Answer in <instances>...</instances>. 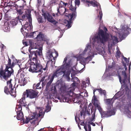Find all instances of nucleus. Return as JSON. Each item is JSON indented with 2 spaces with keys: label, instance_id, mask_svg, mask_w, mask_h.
Masks as SVG:
<instances>
[{
  "label": "nucleus",
  "instance_id": "obj_1",
  "mask_svg": "<svg viewBox=\"0 0 131 131\" xmlns=\"http://www.w3.org/2000/svg\"><path fill=\"white\" fill-rule=\"evenodd\" d=\"M32 47L30 46L28 49L30 54H29V58L31 60L29 71L32 73L40 72L42 70L47 71L48 70V66L47 63L45 67L42 66L40 64L39 60H38L37 56H40L42 54V48L40 47L39 49L36 51L34 50Z\"/></svg>",
  "mask_w": 131,
  "mask_h": 131
},
{
  "label": "nucleus",
  "instance_id": "obj_2",
  "mask_svg": "<svg viewBox=\"0 0 131 131\" xmlns=\"http://www.w3.org/2000/svg\"><path fill=\"white\" fill-rule=\"evenodd\" d=\"M15 62L13 61L11 63V60L8 57V63L5 65L6 67L4 69L3 67L1 66L0 68V78L2 79H4L7 81L9 78L12 74H13L14 70L13 68L15 65L18 63V61L15 59Z\"/></svg>",
  "mask_w": 131,
  "mask_h": 131
},
{
  "label": "nucleus",
  "instance_id": "obj_3",
  "mask_svg": "<svg viewBox=\"0 0 131 131\" xmlns=\"http://www.w3.org/2000/svg\"><path fill=\"white\" fill-rule=\"evenodd\" d=\"M104 32L102 29L99 30L98 35L95 38L98 40H99L101 43H102L107 41L108 39V37L106 35L107 29L106 27H104Z\"/></svg>",
  "mask_w": 131,
  "mask_h": 131
},
{
  "label": "nucleus",
  "instance_id": "obj_4",
  "mask_svg": "<svg viewBox=\"0 0 131 131\" xmlns=\"http://www.w3.org/2000/svg\"><path fill=\"white\" fill-rule=\"evenodd\" d=\"M12 79L7 82V86L5 87L4 92L7 95L10 94L12 96H15L16 92L14 90V88L13 87V84L11 83Z\"/></svg>",
  "mask_w": 131,
  "mask_h": 131
},
{
  "label": "nucleus",
  "instance_id": "obj_5",
  "mask_svg": "<svg viewBox=\"0 0 131 131\" xmlns=\"http://www.w3.org/2000/svg\"><path fill=\"white\" fill-rule=\"evenodd\" d=\"M38 93L39 92L38 91L29 89L26 90L25 92H24V94L26 95L27 97H29L30 99L38 98Z\"/></svg>",
  "mask_w": 131,
  "mask_h": 131
},
{
  "label": "nucleus",
  "instance_id": "obj_6",
  "mask_svg": "<svg viewBox=\"0 0 131 131\" xmlns=\"http://www.w3.org/2000/svg\"><path fill=\"white\" fill-rule=\"evenodd\" d=\"M38 114L36 112L33 113V115L29 118L26 117V120H25V118L23 121L25 123L27 124L29 121L32 124H34L36 123V121L38 119Z\"/></svg>",
  "mask_w": 131,
  "mask_h": 131
},
{
  "label": "nucleus",
  "instance_id": "obj_7",
  "mask_svg": "<svg viewBox=\"0 0 131 131\" xmlns=\"http://www.w3.org/2000/svg\"><path fill=\"white\" fill-rule=\"evenodd\" d=\"M42 15L43 16L45 19H47L49 22L54 25H56L58 22L54 20L53 17L49 13H48L43 12Z\"/></svg>",
  "mask_w": 131,
  "mask_h": 131
},
{
  "label": "nucleus",
  "instance_id": "obj_8",
  "mask_svg": "<svg viewBox=\"0 0 131 131\" xmlns=\"http://www.w3.org/2000/svg\"><path fill=\"white\" fill-rule=\"evenodd\" d=\"M63 66H61L58 68L56 70V71L54 72L53 74V75L56 77H57L58 76L62 74V73H64L63 76L65 75L64 71H63L64 68Z\"/></svg>",
  "mask_w": 131,
  "mask_h": 131
},
{
  "label": "nucleus",
  "instance_id": "obj_9",
  "mask_svg": "<svg viewBox=\"0 0 131 131\" xmlns=\"http://www.w3.org/2000/svg\"><path fill=\"white\" fill-rule=\"evenodd\" d=\"M66 16L68 17V19H69V22L66 25V26L68 27V28H69L71 27V21L73 18V17L75 18L76 17V13L74 12L72 14H69L67 15H66Z\"/></svg>",
  "mask_w": 131,
  "mask_h": 131
},
{
  "label": "nucleus",
  "instance_id": "obj_10",
  "mask_svg": "<svg viewBox=\"0 0 131 131\" xmlns=\"http://www.w3.org/2000/svg\"><path fill=\"white\" fill-rule=\"evenodd\" d=\"M81 0L82 1L85 3L87 4L88 7H89L90 6L92 5L94 7H97L99 4V3L97 2L94 0L91 1H88L87 0Z\"/></svg>",
  "mask_w": 131,
  "mask_h": 131
},
{
  "label": "nucleus",
  "instance_id": "obj_11",
  "mask_svg": "<svg viewBox=\"0 0 131 131\" xmlns=\"http://www.w3.org/2000/svg\"><path fill=\"white\" fill-rule=\"evenodd\" d=\"M25 97L26 95L24 94L23 93L22 95V97L21 99L17 100V104H19V105L22 106L26 107L27 106V105L26 104V103L25 101Z\"/></svg>",
  "mask_w": 131,
  "mask_h": 131
},
{
  "label": "nucleus",
  "instance_id": "obj_12",
  "mask_svg": "<svg viewBox=\"0 0 131 131\" xmlns=\"http://www.w3.org/2000/svg\"><path fill=\"white\" fill-rule=\"evenodd\" d=\"M123 65L124 67V68L125 69V71H122V75L124 76V79L123 80V83L125 84L126 82V79L127 78V75L125 72V71H126L127 70V68L126 67V63H124V62L123 63ZM124 68H119V69H123Z\"/></svg>",
  "mask_w": 131,
  "mask_h": 131
},
{
  "label": "nucleus",
  "instance_id": "obj_13",
  "mask_svg": "<svg viewBox=\"0 0 131 131\" xmlns=\"http://www.w3.org/2000/svg\"><path fill=\"white\" fill-rule=\"evenodd\" d=\"M112 99H109L106 100V103L107 105V109H110L113 107Z\"/></svg>",
  "mask_w": 131,
  "mask_h": 131
},
{
  "label": "nucleus",
  "instance_id": "obj_14",
  "mask_svg": "<svg viewBox=\"0 0 131 131\" xmlns=\"http://www.w3.org/2000/svg\"><path fill=\"white\" fill-rule=\"evenodd\" d=\"M72 2L71 1L70 2H69V4H70V6L69 7V9L73 11L72 13L71 14H72L73 13L75 12L76 13V16H77V12H76V9L77 7H75V6H74V5H72Z\"/></svg>",
  "mask_w": 131,
  "mask_h": 131
},
{
  "label": "nucleus",
  "instance_id": "obj_15",
  "mask_svg": "<svg viewBox=\"0 0 131 131\" xmlns=\"http://www.w3.org/2000/svg\"><path fill=\"white\" fill-rule=\"evenodd\" d=\"M96 90L98 91L101 94H103L104 95H106V93L105 90H103L101 88H100V89H96L93 90V92L94 96H95V92Z\"/></svg>",
  "mask_w": 131,
  "mask_h": 131
},
{
  "label": "nucleus",
  "instance_id": "obj_16",
  "mask_svg": "<svg viewBox=\"0 0 131 131\" xmlns=\"http://www.w3.org/2000/svg\"><path fill=\"white\" fill-rule=\"evenodd\" d=\"M18 83L21 86H24L26 84V81L24 77L23 78H20L18 81Z\"/></svg>",
  "mask_w": 131,
  "mask_h": 131
},
{
  "label": "nucleus",
  "instance_id": "obj_17",
  "mask_svg": "<svg viewBox=\"0 0 131 131\" xmlns=\"http://www.w3.org/2000/svg\"><path fill=\"white\" fill-rule=\"evenodd\" d=\"M16 118L18 120L23 121L24 119V115L23 112L17 113Z\"/></svg>",
  "mask_w": 131,
  "mask_h": 131
},
{
  "label": "nucleus",
  "instance_id": "obj_18",
  "mask_svg": "<svg viewBox=\"0 0 131 131\" xmlns=\"http://www.w3.org/2000/svg\"><path fill=\"white\" fill-rule=\"evenodd\" d=\"M73 102L75 103H78L80 104L81 102L80 101V98L79 96L77 95L75 97H73L72 99Z\"/></svg>",
  "mask_w": 131,
  "mask_h": 131
},
{
  "label": "nucleus",
  "instance_id": "obj_19",
  "mask_svg": "<svg viewBox=\"0 0 131 131\" xmlns=\"http://www.w3.org/2000/svg\"><path fill=\"white\" fill-rule=\"evenodd\" d=\"M57 9L58 12L56 14V15L57 16H59L58 14V13L60 15L64 14V10H65L64 7L61 8L60 9L57 8Z\"/></svg>",
  "mask_w": 131,
  "mask_h": 131
},
{
  "label": "nucleus",
  "instance_id": "obj_20",
  "mask_svg": "<svg viewBox=\"0 0 131 131\" xmlns=\"http://www.w3.org/2000/svg\"><path fill=\"white\" fill-rule=\"evenodd\" d=\"M73 91L74 90L72 89H69L68 91L66 92V94L67 96L72 97L73 95Z\"/></svg>",
  "mask_w": 131,
  "mask_h": 131
},
{
  "label": "nucleus",
  "instance_id": "obj_21",
  "mask_svg": "<svg viewBox=\"0 0 131 131\" xmlns=\"http://www.w3.org/2000/svg\"><path fill=\"white\" fill-rule=\"evenodd\" d=\"M101 114V116L103 117H107L110 116L108 111H103L102 109V111H99Z\"/></svg>",
  "mask_w": 131,
  "mask_h": 131
},
{
  "label": "nucleus",
  "instance_id": "obj_22",
  "mask_svg": "<svg viewBox=\"0 0 131 131\" xmlns=\"http://www.w3.org/2000/svg\"><path fill=\"white\" fill-rule=\"evenodd\" d=\"M24 28L25 30H27L28 32L31 30V26L30 24H28V22L26 21L24 25Z\"/></svg>",
  "mask_w": 131,
  "mask_h": 131
},
{
  "label": "nucleus",
  "instance_id": "obj_23",
  "mask_svg": "<svg viewBox=\"0 0 131 131\" xmlns=\"http://www.w3.org/2000/svg\"><path fill=\"white\" fill-rule=\"evenodd\" d=\"M107 110H108L110 116L115 114V108H113V107L111 109Z\"/></svg>",
  "mask_w": 131,
  "mask_h": 131
},
{
  "label": "nucleus",
  "instance_id": "obj_24",
  "mask_svg": "<svg viewBox=\"0 0 131 131\" xmlns=\"http://www.w3.org/2000/svg\"><path fill=\"white\" fill-rule=\"evenodd\" d=\"M22 106L19 105L18 104L17 105L16 109V111L17 113L22 112L21 111Z\"/></svg>",
  "mask_w": 131,
  "mask_h": 131
},
{
  "label": "nucleus",
  "instance_id": "obj_25",
  "mask_svg": "<svg viewBox=\"0 0 131 131\" xmlns=\"http://www.w3.org/2000/svg\"><path fill=\"white\" fill-rule=\"evenodd\" d=\"M19 21V20L18 19H16V18L15 19H13L10 21V23L13 26L16 25L18 23V21Z\"/></svg>",
  "mask_w": 131,
  "mask_h": 131
},
{
  "label": "nucleus",
  "instance_id": "obj_26",
  "mask_svg": "<svg viewBox=\"0 0 131 131\" xmlns=\"http://www.w3.org/2000/svg\"><path fill=\"white\" fill-rule=\"evenodd\" d=\"M26 17V15L25 14V15L23 14L21 16H20V15L16 17V19H18L19 20V21L20 22H21L20 20H24V19Z\"/></svg>",
  "mask_w": 131,
  "mask_h": 131
},
{
  "label": "nucleus",
  "instance_id": "obj_27",
  "mask_svg": "<svg viewBox=\"0 0 131 131\" xmlns=\"http://www.w3.org/2000/svg\"><path fill=\"white\" fill-rule=\"evenodd\" d=\"M42 41L46 42L47 44L48 43L49 40V39L47 38L46 36H45L43 34L42 36Z\"/></svg>",
  "mask_w": 131,
  "mask_h": 131
},
{
  "label": "nucleus",
  "instance_id": "obj_28",
  "mask_svg": "<svg viewBox=\"0 0 131 131\" xmlns=\"http://www.w3.org/2000/svg\"><path fill=\"white\" fill-rule=\"evenodd\" d=\"M43 35V34H41L40 33H39L36 37V39L38 41H42V39Z\"/></svg>",
  "mask_w": 131,
  "mask_h": 131
},
{
  "label": "nucleus",
  "instance_id": "obj_29",
  "mask_svg": "<svg viewBox=\"0 0 131 131\" xmlns=\"http://www.w3.org/2000/svg\"><path fill=\"white\" fill-rule=\"evenodd\" d=\"M94 104L95 106V107L97 108L99 111H102V108L99 105L98 103L94 102Z\"/></svg>",
  "mask_w": 131,
  "mask_h": 131
},
{
  "label": "nucleus",
  "instance_id": "obj_30",
  "mask_svg": "<svg viewBox=\"0 0 131 131\" xmlns=\"http://www.w3.org/2000/svg\"><path fill=\"white\" fill-rule=\"evenodd\" d=\"M55 77L54 76V75H52L49 81L47 83L46 85L47 86H49L51 84V83L53 81V80L54 79V78Z\"/></svg>",
  "mask_w": 131,
  "mask_h": 131
},
{
  "label": "nucleus",
  "instance_id": "obj_31",
  "mask_svg": "<svg viewBox=\"0 0 131 131\" xmlns=\"http://www.w3.org/2000/svg\"><path fill=\"white\" fill-rule=\"evenodd\" d=\"M55 77L54 76V75H52L49 81L47 83L46 85L47 86H49L51 84V83L53 81V80L54 79V78Z\"/></svg>",
  "mask_w": 131,
  "mask_h": 131
},
{
  "label": "nucleus",
  "instance_id": "obj_32",
  "mask_svg": "<svg viewBox=\"0 0 131 131\" xmlns=\"http://www.w3.org/2000/svg\"><path fill=\"white\" fill-rule=\"evenodd\" d=\"M16 10L17 11V14L19 15V16L21 15L24 13L22 10L20 9H18L17 8H16Z\"/></svg>",
  "mask_w": 131,
  "mask_h": 131
},
{
  "label": "nucleus",
  "instance_id": "obj_33",
  "mask_svg": "<svg viewBox=\"0 0 131 131\" xmlns=\"http://www.w3.org/2000/svg\"><path fill=\"white\" fill-rule=\"evenodd\" d=\"M67 60V58L66 57L64 59V61L63 62V64L62 66H63L64 68L65 67H67V66H69V64L68 63H66V62Z\"/></svg>",
  "mask_w": 131,
  "mask_h": 131
},
{
  "label": "nucleus",
  "instance_id": "obj_34",
  "mask_svg": "<svg viewBox=\"0 0 131 131\" xmlns=\"http://www.w3.org/2000/svg\"><path fill=\"white\" fill-rule=\"evenodd\" d=\"M62 101V102H67L68 103H70L71 102V101L70 99L69 98L66 97H63Z\"/></svg>",
  "mask_w": 131,
  "mask_h": 131
},
{
  "label": "nucleus",
  "instance_id": "obj_35",
  "mask_svg": "<svg viewBox=\"0 0 131 131\" xmlns=\"http://www.w3.org/2000/svg\"><path fill=\"white\" fill-rule=\"evenodd\" d=\"M43 81H44V80H43V79H41V80L40 82L39 83H37V84L36 85V88H35V89H41V87H39V86L40 84V83L41 82H42V84H43Z\"/></svg>",
  "mask_w": 131,
  "mask_h": 131
},
{
  "label": "nucleus",
  "instance_id": "obj_36",
  "mask_svg": "<svg viewBox=\"0 0 131 131\" xmlns=\"http://www.w3.org/2000/svg\"><path fill=\"white\" fill-rule=\"evenodd\" d=\"M111 38L113 43L118 42V38L117 37L114 36H112Z\"/></svg>",
  "mask_w": 131,
  "mask_h": 131
},
{
  "label": "nucleus",
  "instance_id": "obj_37",
  "mask_svg": "<svg viewBox=\"0 0 131 131\" xmlns=\"http://www.w3.org/2000/svg\"><path fill=\"white\" fill-rule=\"evenodd\" d=\"M37 20L39 23H42L43 22L42 18L41 16H39L38 17Z\"/></svg>",
  "mask_w": 131,
  "mask_h": 131
},
{
  "label": "nucleus",
  "instance_id": "obj_38",
  "mask_svg": "<svg viewBox=\"0 0 131 131\" xmlns=\"http://www.w3.org/2000/svg\"><path fill=\"white\" fill-rule=\"evenodd\" d=\"M44 113L42 112V110H40L39 113V115H38V118L39 117H41V118H42L44 116Z\"/></svg>",
  "mask_w": 131,
  "mask_h": 131
},
{
  "label": "nucleus",
  "instance_id": "obj_39",
  "mask_svg": "<svg viewBox=\"0 0 131 131\" xmlns=\"http://www.w3.org/2000/svg\"><path fill=\"white\" fill-rule=\"evenodd\" d=\"M120 93L121 92H117L114 96V98H115V99H117L119 97L121 96L120 94Z\"/></svg>",
  "mask_w": 131,
  "mask_h": 131
},
{
  "label": "nucleus",
  "instance_id": "obj_40",
  "mask_svg": "<svg viewBox=\"0 0 131 131\" xmlns=\"http://www.w3.org/2000/svg\"><path fill=\"white\" fill-rule=\"evenodd\" d=\"M5 3H7L6 6H9V7H12L13 5H12V4L10 3V0H5Z\"/></svg>",
  "mask_w": 131,
  "mask_h": 131
},
{
  "label": "nucleus",
  "instance_id": "obj_41",
  "mask_svg": "<svg viewBox=\"0 0 131 131\" xmlns=\"http://www.w3.org/2000/svg\"><path fill=\"white\" fill-rule=\"evenodd\" d=\"M84 122V121L81 122L80 125L84 126V128L85 130V131H87V127L86 125L85 124Z\"/></svg>",
  "mask_w": 131,
  "mask_h": 131
},
{
  "label": "nucleus",
  "instance_id": "obj_42",
  "mask_svg": "<svg viewBox=\"0 0 131 131\" xmlns=\"http://www.w3.org/2000/svg\"><path fill=\"white\" fill-rule=\"evenodd\" d=\"M86 112L85 111H84V110H82L80 112V115L81 116H82L83 115V117L84 118L85 117V116Z\"/></svg>",
  "mask_w": 131,
  "mask_h": 131
},
{
  "label": "nucleus",
  "instance_id": "obj_43",
  "mask_svg": "<svg viewBox=\"0 0 131 131\" xmlns=\"http://www.w3.org/2000/svg\"><path fill=\"white\" fill-rule=\"evenodd\" d=\"M121 54V52L119 50H117V52H116L115 56L116 57L119 58Z\"/></svg>",
  "mask_w": 131,
  "mask_h": 131
},
{
  "label": "nucleus",
  "instance_id": "obj_44",
  "mask_svg": "<svg viewBox=\"0 0 131 131\" xmlns=\"http://www.w3.org/2000/svg\"><path fill=\"white\" fill-rule=\"evenodd\" d=\"M25 14L26 15V17H27V19L31 18V14L29 12H28L27 13H26Z\"/></svg>",
  "mask_w": 131,
  "mask_h": 131
},
{
  "label": "nucleus",
  "instance_id": "obj_45",
  "mask_svg": "<svg viewBox=\"0 0 131 131\" xmlns=\"http://www.w3.org/2000/svg\"><path fill=\"white\" fill-rule=\"evenodd\" d=\"M74 2L75 3V6L76 5L79 6L80 4V0H75Z\"/></svg>",
  "mask_w": 131,
  "mask_h": 131
},
{
  "label": "nucleus",
  "instance_id": "obj_46",
  "mask_svg": "<svg viewBox=\"0 0 131 131\" xmlns=\"http://www.w3.org/2000/svg\"><path fill=\"white\" fill-rule=\"evenodd\" d=\"M99 14L100 15H98V17H99L100 20V21H101L102 19L103 15L102 13V12H100L99 13Z\"/></svg>",
  "mask_w": 131,
  "mask_h": 131
},
{
  "label": "nucleus",
  "instance_id": "obj_47",
  "mask_svg": "<svg viewBox=\"0 0 131 131\" xmlns=\"http://www.w3.org/2000/svg\"><path fill=\"white\" fill-rule=\"evenodd\" d=\"M123 58L124 61L126 62L127 63H129V58H128V59L127 58H126L123 56Z\"/></svg>",
  "mask_w": 131,
  "mask_h": 131
},
{
  "label": "nucleus",
  "instance_id": "obj_48",
  "mask_svg": "<svg viewBox=\"0 0 131 131\" xmlns=\"http://www.w3.org/2000/svg\"><path fill=\"white\" fill-rule=\"evenodd\" d=\"M56 3V0H52L50 2V5H53L55 4Z\"/></svg>",
  "mask_w": 131,
  "mask_h": 131
},
{
  "label": "nucleus",
  "instance_id": "obj_49",
  "mask_svg": "<svg viewBox=\"0 0 131 131\" xmlns=\"http://www.w3.org/2000/svg\"><path fill=\"white\" fill-rule=\"evenodd\" d=\"M48 56L50 58H51L52 57H53L52 56V52H50V51L48 52Z\"/></svg>",
  "mask_w": 131,
  "mask_h": 131
},
{
  "label": "nucleus",
  "instance_id": "obj_50",
  "mask_svg": "<svg viewBox=\"0 0 131 131\" xmlns=\"http://www.w3.org/2000/svg\"><path fill=\"white\" fill-rule=\"evenodd\" d=\"M69 12V10L68 9H67L65 7V10H64V15H65L66 16V15H68V14H69L66 13V12Z\"/></svg>",
  "mask_w": 131,
  "mask_h": 131
},
{
  "label": "nucleus",
  "instance_id": "obj_51",
  "mask_svg": "<svg viewBox=\"0 0 131 131\" xmlns=\"http://www.w3.org/2000/svg\"><path fill=\"white\" fill-rule=\"evenodd\" d=\"M69 75L68 74H65V75L66 76L67 78V80L68 81H69L70 80V78L69 76Z\"/></svg>",
  "mask_w": 131,
  "mask_h": 131
},
{
  "label": "nucleus",
  "instance_id": "obj_52",
  "mask_svg": "<svg viewBox=\"0 0 131 131\" xmlns=\"http://www.w3.org/2000/svg\"><path fill=\"white\" fill-rule=\"evenodd\" d=\"M60 89L61 91L64 92V91H65V87L63 86H61L60 88Z\"/></svg>",
  "mask_w": 131,
  "mask_h": 131
},
{
  "label": "nucleus",
  "instance_id": "obj_53",
  "mask_svg": "<svg viewBox=\"0 0 131 131\" xmlns=\"http://www.w3.org/2000/svg\"><path fill=\"white\" fill-rule=\"evenodd\" d=\"M118 73V77L119 79V81L120 82H121V81H122L121 77V75H120L119 74V73Z\"/></svg>",
  "mask_w": 131,
  "mask_h": 131
},
{
  "label": "nucleus",
  "instance_id": "obj_54",
  "mask_svg": "<svg viewBox=\"0 0 131 131\" xmlns=\"http://www.w3.org/2000/svg\"><path fill=\"white\" fill-rule=\"evenodd\" d=\"M92 104L91 103H90L89 104L88 106V108L89 109H91H91L92 108Z\"/></svg>",
  "mask_w": 131,
  "mask_h": 131
},
{
  "label": "nucleus",
  "instance_id": "obj_55",
  "mask_svg": "<svg viewBox=\"0 0 131 131\" xmlns=\"http://www.w3.org/2000/svg\"><path fill=\"white\" fill-rule=\"evenodd\" d=\"M5 28L6 30L7 31H9V26H5Z\"/></svg>",
  "mask_w": 131,
  "mask_h": 131
},
{
  "label": "nucleus",
  "instance_id": "obj_56",
  "mask_svg": "<svg viewBox=\"0 0 131 131\" xmlns=\"http://www.w3.org/2000/svg\"><path fill=\"white\" fill-rule=\"evenodd\" d=\"M51 109V107L50 106H46V110L48 111H49Z\"/></svg>",
  "mask_w": 131,
  "mask_h": 131
},
{
  "label": "nucleus",
  "instance_id": "obj_57",
  "mask_svg": "<svg viewBox=\"0 0 131 131\" xmlns=\"http://www.w3.org/2000/svg\"><path fill=\"white\" fill-rule=\"evenodd\" d=\"M28 19V21L29 23V24L31 25L32 24V19L31 18Z\"/></svg>",
  "mask_w": 131,
  "mask_h": 131
},
{
  "label": "nucleus",
  "instance_id": "obj_58",
  "mask_svg": "<svg viewBox=\"0 0 131 131\" xmlns=\"http://www.w3.org/2000/svg\"><path fill=\"white\" fill-rule=\"evenodd\" d=\"M95 112L93 113V115L92 116V121H93L95 119Z\"/></svg>",
  "mask_w": 131,
  "mask_h": 131
},
{
  "label": "nucleus",
  "instance_id": "obj_59",
  "mask_svg": "<svg viewBox=\"0 0 131 131\" xmlns=\"http://www.w3.org/2000/svg\"><path fill=\"white\" fill-rule=\"evenodd\" d=\"M88 131H91V125L90 124H88Z\"/></svg>",
  "mask_w": 131,
  "mask_h": 131
},
{
  "label": "nucleus",
  "instance_id": "obj_60",
  "mask_svg": "<svg viewBox=\"0 0 131 131\" xmlns=\"http://www.w3.org/2000/svg\"><path fill=\"white\" fill-rule=\"evenodd\" d=\"M69 22V20H67L65 19L64 20V23L65 24H67Z\"/></svg>",
  "mask_w": 131,
  "mask_h": 131
},
{
  "label": "nucleus",
  "instance_id": "obj_61",
  "mask_svg": "<svg viewBox=\"0 0 131 131\" xmlns=\"http://www.w3.org/2000/svg\"><path fill=\"white\" fill-rule=\"evenodd\" d=\"M23 43L24 45H25L26 46H28L27 43V42H23Z\"/></svg>",
  "mask_w": 131,
  "mask_h": 131
},
{
  "label": "nucleus",
  "instance_id": "obj_62",
  "mask_svg": "<svg viewBox=\"0 0 131 131\" xmlns=\"http://www.w3.org/2000/svg\"><path fill=\"white\" fill-rule=\"evenodd\" d=\"M61 3H62L65 6L68 5V4L67 3H65L64 2H63L62 1L61 2Z\"/></svg>",
  "mask_w": 131,
  "mask_h": 131
},
{
  "label": "nucleus",
  "instance_id": "obj_63",
  "mask_svg": "<svg viewBox=\"0 0 131 131\" xmlns=\"http://www.w3.org/2000/svg\"><path fill=\"white\" fill-rule=\"evenodd\" d=\"M2 14L1 13H0V20L2 19Z\"/></svg>",
  "mask_w": 131,
  "mask_h": 131
},
{
  "label": "nucleus",
  "instance_id": "obj_64",
  "mask_svg": "<svg viewBox=\"0 0 131 131\" xmlns=\"http://www.w3.org/2000/svg\"><path fill=\"white\" fill-rule=\"evenodd\" d=\"M37 0V3L38 4L40 5V3H41V0Z\"/></svg>",
  "mask_w": 131,
  "mask_h": 131
}]
</instances>
